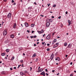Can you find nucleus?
Instances as JSON below:
<instances>
[{"mask_svg":"<svg viewBox=\"0 0 76 76\" xmlns=\"http://www.w3.org/2000/svg\"><path fill=\"white\" fill-rule=\"evenodd\" d=\"M57 60L58 61H60V58L59 57L57 58Z\"/></svg>","mask_w":76,"mask_h":76,"instance_id":"b1692460","label":"nucleus"},{"mask_svg":"<svg viewBox=\"0 0 76 76\" xmlns=\"http://www.w3.org/2000/svg\"><path fill=\"white\" fill-rule=\"evenodd\" d=\"M53 57H54V54H52L50 56V59L51 60H53Z\"/></svg>","mask_w":76,"mask_h":76,"instance_id":"423d86ee","label":"nucleus"},{"mask_svg":"<svg viewBox=\"0 0 76 76\" xmlns=\"http://www.w3.org/2000/svg\"><path fill=\"white\" fill-rule=\"evenodd\" d=\"M6 52H7V53H9V51H10V50L9 49H7L6 50Z\"/></svg>","mask_w":76,"mask_h":76,"instance_id":"4468645a","label":"nucleus"},{"mask_svg":"<svg viewBox=\"0 0 76 76\" xmlns=\"http://www.w3.org/2000/svg\"><path fill=\"white\" fill-rule=\"evenodd\" d=\"M52 18H54V16H52Z\"/></svg>","mask_w":76,"mask_h":76,"instance_id":"774afa93","label":"nucleus"},{"mask_svg":"<svg viewBox=\"0 0 76 76\" xmlns=\"http://www.w3.org/2000/svg\"><path fill=\"white\" fill-rule=\"evenodd\" d=\"M16 4V3H14L13 4V5H15Z\"/></svg>","mask_w":76,"mask_h":76,"instance_id":"0e129e2a","label":"nucleus"},{"mask_svg":"<svg viewBox=\"0 0 76 76\" xmlns=\"http://www.w3.org/2000/svg\"><path fill=\"white\" fill-rule=\"evenodd\" d=\"M45 34H44L43 35V37H44V36H45Z\"/></svg>","mask_w":76,"mask_h":76,"instance_id":"5fc2aeb1","label":"nucleus"},{"mask_svg":"<svg viewBox=\"0 0 76 76\" xmlns=\"http://www.w3.org/2000/svg\"><path fill=\"white\" fill-rule=\"evenodd\" d=\"M72 64H73V63H72V62H71L70 63V64L71 65H72Z\"/></svg>","mask_w":76,"mask_h":76,"instance_id":"a18cd8bd","label":"nucleus"},{"mask_svg":"<svg viewBox=\"0 0 76 76\" xmlns=\"http://www.w3.org/2000/svg\"><path fill=\"white\" fill-rule=\"evenodd\" d=\"M46 26L47 27H48L49 26H50V22H47L46 24Z\"/></svg>","mask_w":76,"mask_h":76,"instance_id":"39448f33","label":"nucleus"},{"mask_svg":"<svg viewBox=\"0 0 76 76\" xmlns=\"http://www.w3.org/2000/svg\"><path fill=\"white\" fill-rule=\"evenodd\" d=\"M7 16L8 18H10L12 16V14H11V13H9L7 15Z\"/></svg>","mask_w":76,"mask_h":76,"instance_id":"f03ea898","label":"nucleus"},{"mask_svg":"<svg viewBox=\"0 0 76 76\" xmlns=\"http://www.w3.org/2000/svg\"><path fill=\"white\" fill-rule=\"evenodd\" d=\"M7 31H6V30H5L4 31L3 33V35L4 36H5L6 35V34H7Z\"/></svg>","mask_w":76,"mask_h":76,"instance_id":"f257e3e1","label":"nucleus"},{"mask_svg":"<svg viewBox=\"0 0 76 76\" xmlns=\"http://www.w3.org/2000/svg\"><path fill=\"white\" fill-rule=\"evenodd\" d=\"M43 75V76H45V74H44V75Z\"/></svg>","mask_w":76,"mask_h":76,"instance_id":"69168bd1","label":"nucleus"},{"mask_svg":"<svg viewBox=\"0 0 76 76\" xmlns=\"http://www.w3.org/2000/svg\"><path fill=\"white\" fill-rule=\"evenodd\" d=\"M34 32V31H31V33H33Z\"/></svg>","mask_w":76,"mask_h":76,"instance_id":"49530a36","label":"nucleus"},{"mask_svg":"<svg viewBox=\"0 0 76 76\" xmlns=\"http://www.w3.org/2000/svg\"><path fill=\"white\" fill-rule=\"evenodd\" d=\"M42 71H43V69H41L38 71V72H41Z\"/></svg>","mask_w":76,"mask_h":76,"instance_id":"9d476101","label":"nucleus"},{"mask_svg":"<svg viewBox=\"0 0 76 76\" xmlns=\"http://www.w3.org/2000/svg\"><path fill=\"white\" fill-rule=\"evenodd\" d=\"M39 44V42H37V44L38 45V44Z\"/></svg>","mask_w":76,"mask_h":76,"instance_id":"13d9d810","label":"nucleus"},{"mask_svg":"<svg viewBox=\"0 0 76 76\" xmlns=\"http://www.w3.org/2000/svg\"><path fill=\"white\" fill-rule=\"evenodd\" d=\"M38 61V58H37L36 60V61Z\"/></svg>","mask_w":76,"mask_h":76,"instance_id":"864d4df0","label":"nucleus"},{"mask_svg":"<svg viewBox=\"0 0 76 76\" xmlns=\"http://www.w3.org/2000/svg\"><path fill=\"white\" fill-rule=\"evenodd\" d=\"M61 69H62V67H59L58 68V70H61Z\"/></svg>","mask_w":76,"mask_h":76,"instance_id":"4be33fe9","label":"nucleus"},{"mask_svg":"<svg viewBox=\"0 0 76 76\" xmlns=\"http://www.w3.org/2000/svg\"><path fill=\"white\" fill-rule=\"evenodd\" d=\"M68 23H69L68 24V26H70V25L71 24V22H70V20H68Z\"/></svg>","mask_w":76,"mask_h":76,"instance_id":"6e6552de","label":"nucleus"},{"mask_svg":"<svg viewBox=\"0 0 76 76\" xmlns=\"http://www.w3.org/2000/svg\"><path fill=\"white\" fill-rule=\"evenodd\" d=\"M10 69L11 70H12L13 69H12V68H10Z\"/></svg>","mask_w":76,"mask_h":76,"instance_id":"09e8293b","label":"nucleus"},{"mask_svg":"<svg viewBox=\"0 0 76 76\" xmlns=\"http://www.w3.org/2000/svg\"><path fill=\"white\" fill-rule=\"evenodd\" d=\"M42 45H44V46H45V45H46V43H45V42H42Z\"/></svg>","mask_w":76,"mask_h":76,"instance_id":"f8f14e48","label":"nucleus"},{"mask_svg":"<svg viewBox=\"0 0 76 76\" xmlns=\"http://www.w3.org/2000/svg\"><path fill=\"white\" fill-rule=\"evenodd\" d=\"M5 44H7V41H6L4 42Z\"/></svg>","mask_w":76,"mask_h":76,"instance_id":"2f4dec72","label":"nucleus"},{"mask_svg":"<svg viewBox=\"0 0 76 76\" xmlns=\"http://www.w3.org/2000/svg\"><path fill=\"white\" fill-rule=\"evenodd\" d=\"M49 21L50 22H53V19H49Z\"/></svg>","mask_w":76,"mask_h":76,"instance_id":"aec40b11","label":"nucleus"},{"mask_svg":"<svg viewBox=\"0 0 76 76\" xmlns=\"http://www.w3.org/2000/svg\"><path fill=\"white\" fill-rule=\"evenodd\" d=\"M39 33V34H42L43 33V31H37Z\"/></svg>","mask_w":76,"mask_h":76,"instance_id":"2eb2a0df","label":"nucleus"},{"mask_svg":"<svg viewBox=\"0 0 76 76\" xmlns=\"http://www.w3.org/2000/svg\"><path fill=\"white\" fill-rule=\"evenodd\" d=\"M37 37V36L35 35L33 37V38H36Z\"/></svg>","mask_w":76,"mask_h":76,"instance_id":"58836bf2","label":"nucleus"},{"mask_svg":"<svg viewBox=\"0 0 76 76\" xmlns=\"http://www.w3.org/2000/svg\"><path fill=\"white\" fill-rule=\"evenodd\" d=\"M55 72V70H53L52 71V72H53V73H54V72Z\"/></svg>","mask_w":76,"mask_h":76,"instance_id":"c03bdc74","label":"nucleus"},{"mask_svg":"<svg viewBox=\"0 0 76 76\" xmlns=\"http://www.w3.org/2000/svg\"><path fill=\"white\" fill-rule=\"evenodd\" d=\"M72 45H71V43H70L68 46V47L69 48H70L72 47Z\"/></svg>","mask_w":76,"mask_h":76,"instance_id":"0eeeda50","label":"nucleus"},{"mask_svg":"<svg viewBox=\"0 0 76 76\" xmlns=\"http://www.w3.org/2000/svg\"><path fill=\"white\" fill-rule=\"evenodd\" d=\"M14 69H16V67H14Z\"/></svg>","mask_w":76,"mask_h":76,"instance_id":"680f3d73","label":"nucleus"},{"mask_svg":"<svg viewBox=\"0 0 76 76\" xmlns=\"http://www.w3.org/2000/svg\"><path fill=\"white\" fill-rule=\"evenodd\" d=\"M30 37L31 39L33 38V36H31Z\"/></svg>","mask_w":76,"mask_h":76,"instance_id":"6e6d98bb","label":"nucleus"},{"mask_svg":"<svg viewBox=\"0 0 76 76\" xmlns=\"http://www.w3.org/2000/svg\"><path fill=\"white\" fill-rule=\"evenodd\" d=\"M34 46H36V44H34Z\"/></svg>","mask_w":76,"mask_h":76,"instance_id":"052dcab7","label":"nucleus"},{"mask_svg":"<svg viewBox=\"0 0 76 76\" xmlns=\"http://www.w3.org/2000/svg\"><path fill=\"white\" fill-rule=\"evenodd\" d=\"M20 75L21 76H23V75H24V74H23V72H21L20 73Z\"/></svg>","mask_w":76,"mask_h":76,"instance_id":"a211bd4d","label":"nucleus"},{"mask_svg":"<svg viewBox=\"0 0 76 76\" xmlns=\"http://www.w3.org/2000/svg\"><path fill=\"white\" fill-rule=\"evenodd\" d=\"M32 9V7H30L28 8V9Z\"/></svg>","mask_w":76,"mask_h":76,"instance_id":"c756f323","label":"nucleus"},{"mask_svg":"<svg viewBox=\"0 0 76 76\" xmlns=\"http://www.w3.org/2000/svg\"><path fill=\"white\" fill-rule=\"evenodd\" d=\"M45 71L46 72H48V70L47 69H45Z\"/></svg>","mask_w":76,"mask_h":76,"instance_id":"c9c22d12","label":"nucleus"},{"mask_svg":"<svg viewBox=\"0 0 76 76\" xmlns=\"http://www.w3.org/2000/svg\"><path fill=\"white\" fill-rule=\"evenodd\" d=\"M20 66H22V65H19L18 66V69H19V68L20 67Z\"/></svg>","mask_w":76,"mask_h":76,"instance_id":"bb28decb","label":"nucleus"},{"mask_svg":"<svg viewBox=\"0 0 76 76\" xmlns=\"http://www.w3.org/2000/svg\"><path fill=\"white\" fill-rule=\"evenodd\" d=\"M44 74H45V72L44 71H43L40 73V75H43Z\"/></svg>","mask_w":76,"mask_h":76,"instance_id":"9b49d317","label":"nucleus"},{"mask_svg":"<svg viewBox=\"0 0 76 76\" xmlns=\"http://www.w3.org/2000/svg\"><path fill=\"white\" fill-rule=\"evenodd\" d=\"M20 62L21 63H23V60H21L20 61Z\"/></svg>","mask_w":76,"mask_h":76,"instance_id":"c85d7f7f","label":"nucleus"},{"mask_svg":"<svg viewBox=\"0 0 76 76\" xmlns=\"http://www.w3.org/2000/svg\"><path fill=\"white\" fill-rule=\"evenodd\" d=\"M56 47H57L56 46H55V45H53V48H56Z\"/></svg>","mask_w":76,"mask_h":76,"instance_id":"f704fd0d","label":"nucleus"},{"mask_svg":"<svg viewBox=\"0 0 76 76\" xmlns=\"http://www.w3.org/2000/svg\"><path fill=\"white\" fill-rule=\"evenodd\" d=\"M34 4H35V5H37V3H36V2H35L34 3Z\"/></svg>","mask_w":76,"mask_h":76,"instance_id":"de8ad7c7","label":"nucleus"},{"mask_svg":"<svg viewBox=\"0 0 76 76\" xmlns=\"http://www.w3.org/2000/svg\"><path fill=\"white\" fill-rule=\"evenodd\" d=\"M67 43L65 42L64 43V46L66 47V46H67Z\"/></svg>","mask_w":76,"mask_h":76,"instance_id":"f3484780","label":"nucleus"},{"mask_svg":"<svg viewBox=\"0 0 76 76\" xmlns=\"http://www.w3.org/2000/svg\"><path fill=\"white\" fill-rule=\"evenodd\" d=\"M24 24L26 27H28V26H29L28 23H25Z\"/></svg>","mask_w":76,"mask_h":76,"instance_id":"20e7f679","label":"nucleus"},{"mask_svg":"<svg viewBox=\"0 0 76 76\" xmlns=\"http://www.w3.org/2000/svg\"><path fill=\"white\" fill-rule=\"evenodd\" d=\"M57 38H58V39L59 38H60V37H57Z\"/></svg>","mask_w":76,"mask_h":76,"instance_id":"bf43d9fd","label":"nucleus"},{"mask_svg":"<svg viewBox=\"0 0 76 76\" xmlns=\"http://www.w3.org/2000/svg\"><path fill=\"white\" fill-rule=\"evenodd\" d=\"M14 58H15V57L14 56L12 57L11 59V60H13Z\"/></svg>","mask_w":76,"mask_h":76,"instance_id":"5701e85b","label":"nucleus"},{"mask_svg":"<svg viewBox=\"0 0 76 76\" xmlns=\"http://www.w3.org/2000/svg\"><path fill=\"white\" fill-rule=\"evenodd\" d=\"M5 54H6V53H4L1 54V56H4Z\"/></svg>","mask_w":76,"mask_h":76,"instance_id":"1a4fd4ad","label":"nucleus"},{"mask_svg":"<svg viewBox=\"0 0 76 76\" xmlns=\"http://www.w3.org/2000/svg\"><path fill=\"white\" fill-rule=\"evenodd\" d=\"M10 37L12 38H14V35H13L12 34L11 35H10Z\"/></svg>","mask_w":76,"mask_h":76,"instance_id":"dca6fc26","label":"nucleus"},{"mask_svg":"<svg viewBox=\"0 0 76 76\" xmlns=\"http://www.w3.org/2000/svg\"><path fill=\"white\" fill-rule=\"evenodd\" d=\"M36 56V53H34L32 57H35Z\"/></svg>","mask_w":76,"mask_h":76,"instance_id":"412c9836","label":"nucleus"},{"mask_svg":"<svg viewBox=\"0 0 76 76\" xmlns=\"http://www.w3.org/2000/svg\"><path fill=\"white\" fill-rule=\"evenodd\" d=\"M56 4H54V5H53V7H56Z\"/></svg>","mask_w":76,"mask_h":76,"instance_id":"7c9ffc66","label":"nucleus"},{"mask_svg":"<svg viewBox=\"0 0 76 76\" xmlns=\"http://www.w3.org/2000/svg\"><path fill=\"white\" fill-rule=\"evenodd\" d=\"M44 31V30H42L41 31V32H43V33Z\"/></svg>","mask_w":76,"mask_h":76,"instance_id":"ea45409f","label":"nucleus"},{"mask_svg":"<svg viewBox=\"0 0 76 76\" xmlns=\"http://www.w3.org/2000/svg\"><path fill=\"white\" fill-rule=\"evenodd\" d=\"M47 51H50V49L49 48H48L47 49Z\"/></svg>","mask_w":76,"mask_h":76,"instance_id":"72a5a7b5","label":"nucleus"},{"mask_svg":"<svg viewBox=\"0 0 76 76\" xmlns=\"http://www.w3.org/2000/svg\"><path fill=\"white\" fill-rule=\"evenodd\" d=\"M23 48H19V50H22Z\"/></svg>","mask_w":76,"mask_h":76,"instance_id":"cd10ccee","label":"nucleus"},{"mask_svg":"<svg viewBox=\"0 0 76 76\" xmlns=\"http://www.w3.org/2000/svg\"><path fill=\"white\" fill-rule=\"evenodd\" d=\"M58 75H59V73H58V74H56V75L57 76H58Z\"/></svg>","mask_w":76,"mask_h":76,"instance_id":"4d7b16f0","label":"nucleus"},{"mask_svg":"<svg viewBox=\"0 0 76 76\" xmlns=\"http://www.w3.org/2000/svg\"><path fill=\"white\" fill-rule=\"evenodd\" d=\"M27 32L28 33H29V32H30V31H29V30H27Z\"/></svg>","mask_w":76,"mask_h":76,"instance_id":"4c0bfd02","label":"nucleus"},{"mask_svg":"<svg viewBox=\"0 0 76 76\" xmlns=\"http://www.w3.org/2000/svg\"><path fill=\"white\" fill-rule=\"evenodd\" d=\"M50 38V35L49 34L46 37V39H49Z\"/></svg>","mask_w":76,"mask_h":76,"instance_id":"7ed1b4c3","label":"nucleus"},{"mask_svg":"<svg viewBox=\"0 0 76 76\" xmlns=\"http://www.w3.org/2000/svg\"><path fill=\"white\" fill-rule=\"evenodd\" d=\"M56 45H59V43H56Z\"/></svg>","mask_w":76,"mask_h":76,"instance_id":"37998d69","label":"nucleus"},{"mask_svg":"<svg viewBox=\"0 0 76 76\" xmlns=\"http://www.w3.org/2000/svg\"><path fill=\"white\" fill-rule=\"evenodd\" d=\"M47 46H50V44H47Z\"/></svg>","mask_w":76,"mask_h":76,"instance_id":"79ce46f5","label":"nucleus"},{"mask_svg":"<svg viewBox=\"0 0 76 76\" xmlns=\"http://www.w3.org/2000/svg\"><path fill=\"white\" fill-rule=\"evenodd\" d=\"M58 19H60L61 18V16H59V17L58 18Z\"/></svg>","mask_w":76,"mask_h":76,"instance_id":"a19ab883","label":"nucleus"},{"mask_svg":"<svg viewBox=\"0 0 76 76\" xmlns=\"http://www.w3.org/2000/svg\"><path fill=\"white\" fill-rule=\"evenodd\" d=\"M27 71H24V72L25 73H27Z\"/></svg>","mask_w":76,"mask_h":76,"instance_id":"e2e57ef3","label":"nucleus"},{"mask_svg":"<svg viewBox=\"0 0 76 76\" xmlns=\"http://www.w3.org/2000/svg\"><path fill=\"white\" fill-rule=\"evenodd\" d=\"M14 2H15V1H14L13 0H12V3H14Z\"/></svg>","mask_w":76,"mask_h":76,"instance_id":"473e14b6","label":"nucleus"},{"mask_svg":"<svg viewBox=\"0 0 76 76\" xmlns=\"http://www.w3.org/2000/svg\"><path fill=\"white\" fill-rule=\"evenodd\" d=\"M50 4H48V7H49L50 6Z\"/></svg>","mask_w":76,"mask_h":76,"instance_id":"e433bc0d","label":"nucleus"},{"mask_svg":"<svg viewBox=\"0 0 76 76\" xmlns=\"http://www.w3.org/2000/svg\"><path fill=\"white\" fill-rule=\"evenodd\" d=\"M57 41V39H54L53 41L54 42H56Z\"/></svg>","mask_w":76,"mask_h":76,"instance_id":"393cba45","label":"nucleus"},{"mask_svg":"<svg viewBox=\"0 0 76 76\" xmlns=\"http://www.w3.org/2000/svg\"><path fill=\"white\" fill-rule=\"evenodd\" d=\"M35 26V24H32L31 25V27H34Z\"/></svg>","mask_w":76,"mask_h":76,"instance_id":"6ab92c4d","label":"nucleus"},{"mask_svg":"<svg viewBox=\"0 0 76 76\" xmlns=\"http://www.w3.org/2000/svg\"><path fill=\"white\" fill-rule=\"evenodd\" d=\"M72 75H73V74H71L70 75V76H72Z\"/></svg>","mask_w":76,"mask_h":76,"instance_id":"338daca9","label":"nucleus"},{"mask_svg":"<svg viewBox=\"0 0 76 76\" xmlns=\"http://www.w3.org/2000/svg\"><path fill=\"white\" fill-rule=\"evenodd\" d=\"M46 75L47 76H48V74L47 73H46Z\"/></svg>","mask_w":76,"mask_h":76,"instance_id":"3c124183","label":"nucleus"},{"mask_svg":"<svg viewBox=\"0 0 76 76\" xmlns=\"http://www.w3.org/2000/svg\"><path fill=\"white\" fill-rule=\"evenodd\" d=\"M40 16H42V17H43V16H44V15H41Z\"/></svg>","mask_w":76,"mask_h":76,"instance_id":"603ef678","label":"nucleus"},{"mask_svg":"<svg viewBox=\"0 0 76 76\" xmlns=\"http://www.w3.org/2000/svg\"><path fill=\"white\" fill-rule=\"evenodd\" d=\"M68 13L67 12V11H66V15H67Z\"/></svg>","mask_w":76,"mask_h":76,"instance_id":"8fccbe9b","label":"nucleus"},{"mask_svg":"<svg viewBox=\"0 0 76 76\" xmlns=\"http://www.w3.org/2000/svg\"><path fill=\"white\" fill-rule=\"evenodd\" d=\"M63 24H61V28H63Z\"/></svg>","mask_w":76,"mask_h":76,"instance_id":"a878e982","label":"nucleus"},{"mask_svg":"<svg viewBox=\"0 0 76 76\" xmlns=\"http://www.w3.org/2000/svg\"><path fill=\"white\" fill-rule=\"evenodd\" d=\"M16 26V24L14 23V26H13V28H15V27Z\"/></svg>","mask_w":76,"mask_h":76,"instance_id":"ddd939ff","label":"nucleus"}]
</instances>
